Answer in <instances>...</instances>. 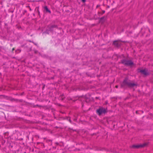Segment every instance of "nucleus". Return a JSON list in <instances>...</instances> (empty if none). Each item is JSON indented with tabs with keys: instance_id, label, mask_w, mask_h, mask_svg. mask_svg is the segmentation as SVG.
<instances>
[{
	"instance_id": "2",
	"label": "nucleus",
	"mask_w": 153,
	"mask_h": 153,
	"mask_svg": "<svg viewBox=\"0 0 153 153\" xmlns=\"http://www.w3.org/2000/svg\"><path fill=\"white\" fill-rule=\"evenodd\" d=\"M121 63L127 66H131L134 64L133 62L130 60L123 59L121 60Z\"/></svg>"
},
{
	"instance_id": "3",
	"label": "nucleus",
	"mask_w": 153,
	"mask_h": 153,
	"mask_svg": "<svg viewBox=\"0 0 153 153\" xmlns=\"http://www.w3.org/2000/svg\"><path fill=\"white\" fill-rule=\"evenodd\" d=\"M106 112V110L103 108H100L97 110V113L100 115L102 113H105Z\"/></svg>"
},
{
	"instance_id": "4",
	"label": "nucleus",
	"mask_w": 153,
	"mask_h": 153,
	"mask_svg": "<svg viewBox=\"0 0 153 153\" xmlns=\"http://www.w3.org/2000/svg\"><path fill=\"white\" fill-rule=\"evenodd\" d=\"M146 145V144L137 145H134L132 146L131 147L134 148H138L144 147Z\"/></svg>"
},
{
	"instance_id": "15",
	"label": "nucleus",
	"mask_w": 153,
	"mask_h": 153,
	"mask_svg": "<svg viewBox=\"0 0 153 153\" xmlns=\"http://www.w3.org/2000/svg\"><path fill=\"white\" fill-rule=\"evenodd\" d=\"M69 121H70V122H71V120H69Z\"/></svg>"
},
{
	"instance_id": "6",
	"label": "nucleus",
	"mask_w": 153,
	"mask_h": 153,
	"mask_svg": "<svg viewBox=\"0 0 153 153\" xmlns=\"http://www.w3.org/2000/svg\"><path fill=\"white\" fill-rule=\"evenodd\" d=\"M140 72L142 74L145 75H149V73L146 70H141L140 71Z\"/></svg>"
},
{
	"instance_id": "7",
	"label": "nucleus",
	"mask_w": 153,
	"mask_h": 153,
	"mask_svg": "<svg viewBox=\"0 0 153 153\" xmlns=\"http://www.w3.org/2000/svg\"><path fill=\"white\" fill-rule=\"evenodd\" d=\"M44 8L46 12H48L50 13H51V11L50 10L48 9V7L47 6H45L44 7Z\"/></svg>"
},
{
	"instance_id": "8",
	"label": "nucleus",
	"mask_w": 153,
	"mask_h": 153,
	"mask_svg": "<svg viewBox=\"0 0 153 153\" xmlns=\"http://www.w3.org/2000/svg\"><path fill=\"white\" fill-rule=\"evenodd\" d=\"M51 26V25H49L48 26V29L49 31L50 30L51 31L52 30L53 28Z\"/></svg>"
},
{
	"instance_id": "14",
	"label": "nucleus",
	"mask_w": 153,
	"mask_h": 153,
	"mask_svg": "<svg viewBox=\"0 0 153 153\" xmlns=\"http://www.w3.org/2000/svg\"><path fill=\"white\" fill-rule=\"evenodd\" d=\"M14 48H13L12 49V51H13V50H14Z\"/></svg>"
},
{
	"instance_id": "1",
	"label": "nucleus",
	"mask_w": 153,
	"mask_h": 153,
	"mask_svg": "<svg viewBox=\"0 0 153 153\" xmlns=\"http://www.w3.org/2000/svg\"><path fill=\"white\" fill-rule=\"evenodd\" d=\"M137 85L134 83L131 82L127 79H126L124 80L122 83L121 86L122 87H124L126 86L128 87H133Z\"/></svg>"
},
{
	"instance_id": "10",
	"label": "nucleus",
	"mask_w": 153,
	"mask_h": 153,
	"mask_svg": "<svg viewBox=\"0 0 153 153\" xmlns=\"http://www.w3.org/2000/svg\"><path fill=\"white\" fill-rule=\"evenodd\" d=\"M104 17H102L100 19H104Z\"/></svg>"
},
{
	"instance_id": "9",
	"label": "nucleus",
	"mask_w": 153,
	"mask_h": 153,
	"mask_svg": "<svg viewBox=\"0 0 153 153\" xmlns=\"http://www.w3.org/2000/svg\"><path fill=\"white\" fill-rule=\"evenodd\" d=\"M51 27L53 28H56L57 27V26L55 25H51Z\"/></svg>"
},
{
	"instance_id": "11",
	"label": "nucleus",
	"mask_w": 153,
	"mask_h": 153,
	"mask_svg": "<svg viewBox=\"0 0 153 153\" xmlns=\"http://www.w3.org/2000/svg\"><path fill=\"white\" fill-rule=\"evenodd\" d=\"M102 11L103 13H104L105 12V11L104 10H103Z\"/></svg>"
},
{
	"instance_id": "13",
	"label": "nucleus",
	"mask_w": 153,
	"mask_h": 153,
	"mask_svg": "<svg viewBox=\"0 0 153 153\" xmlns=\"http://www.w3.org/2000/svg\"><path fill=\"white\" fill-rule=\"evenodd\" d=\"M82 1H83V2H85V0H82Z\"/></svg>"
},
{
	"instance_id": "5",
	"label": "nucleus",
	"mask_w": 153,
	"mask_h": 153,
	"mask_svg": "<svg viewBox=\"0 0 153 153\" xmlns=\"http://www.w3.org/2000/svg\"><path fill=\"white\" fill-rule=\"evenodd\" d=\"M113 44L117 47H119L121 45L120 42L119 41H114Z\"/></svg>"
},
{
	"instance_id": "12",
	"label": "nucleus",
	"mask_w": 153,
	"mask_h": 153,
	"mask_svg": "<svg viewBox=\"0 0 153 153\" xmlns=\"http://www.w3.org/2000/svg\"><path fill=\"white\" fill-rule=\"evenodd\" d=\"M118 85H116V86H115V87H116V88H118Z\"/></svg>"
}]
</instances>
